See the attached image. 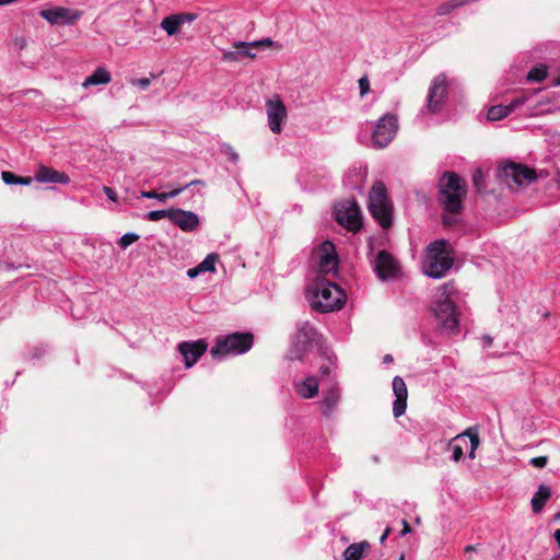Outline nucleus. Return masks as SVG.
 Wrapping results in <instances>:
<instances>
[{
    "label": "nucleus",
    "instance_id": "nucleus-22",
    "mask_svg": "<svg viewBox=\"0 0 560 560\" xmlns=\"http://www.w3.org/2000/svg\"><path fill=\"white\" fill-rule=\"evenodd\" d=\"M325 253L320 255L319 268L323 272H330L337 268L338 258L334 252V245L330 242L324 243Z\"/></svg>",
    "mask_w": 560,
    "mask_h": 560
},
{
    "label": "nucleus",
    "instance_id": "nucleus-9",
    "mask_svg": "<svg viewBox=\"0 0 560 560\" xmlns=\"http://www.w3.org/2000/svg\"><path fill=\"white\" fill-rule=\"evenodd\" d=\"M273 45L271 38H262L254 42L237 40L232 44L234 50H222V60L225 62H238L244 58L254 59L257 50Z\"/></svg>",
    "mask_w": 560,
    "mask_h": 560
},
{
    "label": "nucleus",
    "instance_id": "nucleus-36",
    "mask_svg": "<svg viewBox=\"0 0 560 560\" xmlns=\"http://www.w3.org/2000/svg\"><path fill=\"white\" fill-rule=\"evenodd\" d=\"M448 446L452 448V460L459 462L464 456V446L460 442H455L454 439L450 441Z\"/></svg>",
    "mask_w": 560,
    "mask_h": 560
},
{
    "label": "nucleus",
    "instance_id": "nucleus-24",
    "mask_svg": "<svg viewBox=\"0 0 560 560\" xmlns=\"http://www.w3.org/2000/svg\"><path fill=\"white\" fill-rule=\"evenodd\" d=\"M296 393L302 398H313L318 393V381L315 376H308L295 384Z\"/></svg>",
    "mask_w": 560,
    "mask_h": 560
},
{
    "label": "nucleus",
    "instance_id": "nucleus-32",
    "mask_svg": "<svg viewBox=\"0 0 560 560\" xmlns=\"http://www.w3.org/2000/svg\"><path fill=\"white\" fill-rule=\"evenodd\" d=\"M547 67L545 65H538L530 69L526 79L528 82H541L547 77Z\"/></svg>",
    "mask_w": 560,
    "mask_h": 560
},
{
    "label": "nucleus",
    "instance_id": "nucleus-13",
    "mask_svg": "<svg viewBox=\"0 0 560 560\" xmlns=\"http://www.w3.org/2000/svg\"><path fill=\"white\" fill-rule=\"evenodd\" d=\"M499 175L511 187V183L516 186L528 185L536 180L537 175L534 168L527 165L508 162L499 170Z\"/></svg>",
    "mask_w": 560,
    "mask_h": 560
},
{
    "label": "nucleus",
    "instance_id": "nucleus-38",
    "mask_svg": "<svg viewBox=\"0 0 560 560\" xmlns=\"http://www.w3.org/2000/svg\"><path fill=\"white\" fill-rule=\"evenodd\" d=\"M177 19L179 20L180 24L190 23L194 22L198 15L196 13L187 12V13H177Z\"/></svg>",
    "mask_w": 560,
    "mask_h": 560
},
{
    "label": "nucleus",
    "instance_id": "nucleus-56",
    "mask_svg": "<svg viewBox=\"0 0 560 560\" xmlns=\"http://www.w3.org/2000/svg\"><path fill=\"white\" fill-rule=\"evenodd\" d=\"M15 2V0H0V5H7Z\"/></svg>",
    "mask_w": 560,
    "mask_h": 560
},
{
    "label": "nucleus",
    "instance_id": "nucleus-58",
    "mask_svg": "<svg viewBox=\"0 0 560 560\" xmlns=\"http://www.w3.org/2000/svg\"><path fill=\"white\" fill-rule=\"evenodd\" d=\"M372 254H373V244H372V242H370L368 256L370 257Z\"/></svg>",
    "mask_w": 560,
    "mask_h": 560
},
{
    "label": "nucleus",
    "instance_id": "nucleus-42",
    "mask_svg": "<svg viewBox=\"0 0 560 560\" xmlns=\"http://www.w3.org/2000/svg\"><path fill=\"white\" fill-rule=\"evenodd\" d=\"M224 153L229 156L230 161L237 162L238 154L233 150V148L229 144L224 145Z\"/></svg>",
    "mask_w": 560,
    "mask_h": 560
},
{
    "label": "nucleus",
    "instance_id": "nucleus-11",
    "mask_svg": "<svg viewBox=\"0 0 560 560\" xmlns=\"http://www.w3.org/2000/svg\"><path fill=\"white\" fill-rule=\"evenodd\" d=\"M398 131V118L392 113H386L378 118L372 133V142L375 148H386Z\"/></svg>",
    "mask_w": 560,
    "mask_h": 560
},
{
    "label": "nucleus",
    "instance_id": "nucleus-16",
    "mask_svg": "<svg viewBox=\"0 0 560 560\" xmlns=\"http://www.w3.org/2000/svg\"><path fill=\"white\" fill-rule=\"evenodd\" d=\"M170 221L184 232H194L198 230L200 220L197 213L180 208H172Z\"/></svg>",
    "mask_w": 560,
    "mask_h": 560
},
{
    "label": "nucleus",
    "instance_id": "nucleus-34",
    "mask_svg": "<svg viewBox=\"0 0 560 560\" xmlns=\"http://www.w3.org/2000/svg\"><path fill=\"white\" fill-rule=\"evenodd\" d=\"M170 215H172V208L166 209V210L160 209V210L149 211L145 214V219L148 221H159V220L164 219V218H167L170 220Z\"/></svg>",
    "mask_w": 560,
    "mask_h": 560
},
{
    "label": "nucleus",
    "instance_id": "nucleus-6",
    "mask_svg": "<svg viewBox=\"0 0 560 560\" xmlns=\"http://www.w3.org/2000/svg\"><path fill=\"white\" fill-rule=\"evenodd\" d=\"M320 335L310 322H299L291 348L288 351L287 359L290 361H302L304 357L317 345Z\"/></svg>",
    "mask_w": 560,
    "mask_h": 560
},
{
    "label": "nucleus",
    "instance_id": "nucleus-35",
    "mask_svg": "<svg viewBox=\"0 0 560 560\" xmlns=\"http://www.w3.org/2000/svg\"><path fill=\"white\" fill-rule=\"evenodd\" d=\"M139 238H140L139 234L133 233V232H129V233L124 234L118 240V245H119L120 248L126 249L128 246H130L131 244L137 242Z\"/></svg>",
    "mask_w": 560,
    "mask_h": 560
},
{
    "label": "nucleus",
    "instance_id": "nucleus-10",
    "mask_svg": "<svg viewBox=\"0 0 560 560\" xmlns=\"http://www.w3.org/2000/svg\"><path fill=\"white\" fill-rule=\"evenodd\" d=\"M448 84L447 77L440 73L434 77L428 90L427 103L422 113L439 114L447 100Z\"/></svg>",
    "mask_w": 560,
    "mask_h": 560
},
{
    "label": "nucleus",
    "instance_id": "nucleus-40",
    "mask_svg": "<svg viewBox=\"0 0 560 560\" xmlns=\"http://www.w3.org/2000/svg\"><path fill=\"white\" fill-rule=\"evenodd\" d=\"M359 89L361 96H364L370 91V82L366 77H363L359 80Z\"/></svg>",
    "mask_w": 560,
    "mask_h": 560
},
{
    "label": "nucleus",
    "instance_id": "nucleus-4",
    "mask_svg": "<svg viewBox=\"0 0 560 560\" xmlns=\"http://www.w3.org/2000/svg\"><path fill=\"white\" fill-rule=\"evenodd\" d=\"M254 343V336L250 332H233L228 336L218 337L210 353L213 359L222 360L228 355H238L250 350Z\"/></svg>",
    "mask_w": 560,
    "mask_h": 560
},
{
    "label": "nucleus",
    "instance_id": "nucleus-48",
    "mask_svg": "<svg viewBox=\"0 0 560 560\" xmlns=\"http://www.w3.org/2000/svg\"><path fill=\"white\" fill-rule=\"evenodd\" d=\"M195 185L196 186H199V185L203 186L205 182L201 180V179H194V180L189 182L188 184L182 186L180 188H183V191H184L185 189H187V188H189L191 186H195Z\"/></svg>",
    "mask_w": 560,
    "mask_h": 560
},
{
    "label": "nucleus",
    "instance_id": "nucleus-3",
    "mask_svg": "<svg viewBox=\"0 0 560 560\" xmlns=\"http://www.w3.org/2000/svg\"><path fill=\"white\" fill-rule=\"evenodd\" d=\"M454 260L447 253V242L438 240L427 248V257L423 262L424 273L432 279H441L453 267Z\"/></svg>",
    "mask_w": 560,
    "mask_h": 560
},
{
    "label": "nucleus",
    "instance_id": "nucleus-2",
    "mask_svg": "<svg viewBox=\"0 0 560 560\" xmlns=\"http://www.w3.org/2000/svg\"><path fill=\"white\" fill-rule=\"evenodd\" d=\"M466 185L455 172H444L439 180L438 200L445 212L459 213L466 197Z\"/></svg>",
    "mask_w": 560,
    "mask_h": 560
},
{
    "label": "nucleus",
    "instance_id": "nucleus-54",
    "mask_svg": "<svg viewBox=\"0 0 560 560\" xmlns=\"http://www.w3.org/2000/svg\"><path fill=\"white\" fill-rule=\"evenodd\" d=\"M383 362L384 363H390L393 362V357L390 354H386L384 358H383Z\"/></svg>",
    "mask_w": 560,
    "mask_h": 560
},
{
    "label": "nucleus",
    "instance_id": "nucleus-20",
    "mask_svg": "<svg viewBox=\"0 0 560 560\" xmlns=\"http://www.w3.org/2000/svg\"><path fill=\"white\" fill-rule=\"evenodd\" d=\"M33 180H36L37 183H45V184H62L68 185L70 183V177L68 174L63 172H59L52 167L46 166V165H39L34 177H32Z\"/></svg>",
    "mask_w": 560,
    "mask_h": 560
},
{
    "label": "nucleus",
    "instance_id": "nucleus-19",
    "mask_svg": "<svg viewBox=\"0 0 560 560\" xmlns=\"http://www.w3.org/2000/svg\"><path fill=\"white\" fill-rule=\"evenodd\" d=\"M339 402V387L336 381H331L330 385H327L323 389L322 399L317 402L319 405L322 415L329 417Z\"/></svg>",
    "mask_w": 560,
    "mask_h": 560
},
{
    "label": "nucleus",
    "instance_id": "nucleus-57",
    "mask_svg": "<svg viewBox=\"0 0 560 560\" xmlns=\"http://www.w3.org/2000/svg\"><path fill=\"white\" fill-rule=\"evenodd\" d=\"M475 453H476V451H472V448H470V450H469V453H468V457H469L470 459H474V458L476 457V454H475Z\"/></svg>",
    "mask_w": 560,
    "mask_h": 560
},
{
    "label": "nucleus",
    "instance_id": "nucleus-43",
    "mask_svg": "<svg viewBox=\"0 0 560 560\" xmlns=\"http://www.w3.org/2000/svg\"><path fill=\"white\" fill-rule=\"evenodd\" d=\"M455 213H450V212H446V214L443 215V224L446 225V226H451L453 224H455L456 222V219L453 217Z\"/></svg>",
    "mask_w": 560,
    "mask_h": 560
},
{
    "label": "nucleus",
    "instance_id": "nucleus-49",
    "mask_svg": "<svg viewBox=\"0 0 560 560\" xmlns=\"http://www.w3.org/2000/svg\"><path fill=\"white\" fill-rule=\"evenodd\" d=\"M401 523H402L404 528L400 533V536L404 537L407 534L411 533V526L409 525V523L406 520H402Z\"/></svg>",
    "mask_w": 560,
    "mask_h": 560
},
{
    "label": "nucleus",
    "instance_id": "nucleus-1",
    "mask_svg": "<svg viewBox=\"0 0 560 560\" xmlns=\"http://www.w3.org/2000/svg\"><path fill=\"white\" fill-rule=\"evenodd\" d=\"M347 295L336 283L326 278H316L310 285L308 301L312 308L319 313H330L340 310Z\"/></svg>",
    "mask_w": 560,
    "mask_h": 560
},
{
    "label": "nucleus",
    "instance_id": "nucleus-29",
    "mask_svg": "<svg viewBox=\"0 0 560 560\" xmlns=\"http://www.w3.org/2000/svg\"><path fill=\"white\" fill-rule=\"evenodd\" d=\"M183 192V188H174L167 192H156L155 190L141 191V197L147 199H156L160 202H165L166 200L174 198Z\"/></svg>",
    "mask_w": 560,
    "mask_h": 560
},
{
    "label": "nucleus",
    "instance_id": "nucleus-45",
    "mask_svg": "<svg viewBox=\"0 0 560 560\" xmlns=\"http://www.w3.org/2000/svg\"><path fill=\"white\" fill-rule=\"evenodd\" d=\"M481 179H482V172L480 170L475 171V173L472 175V182L477 188L479 187V183Z\"/></svg>",
    "mask_w": 560,
    "mask_h": 560
},
{
    "label": "nucleus",
    "instance_id": "nucleus-47",
    "mask_svg": "<svg viewBox=\"0 0 560 560\" xmlns=\"http://www.w3.org/2000/svg\"><path fill=\"white\" fill-rule=\"evenodd\" d=\"M199 273H201V270L199 269V266L197 265L196 267L194 268H189L187 270V276L190 278V279H194L196 278Z\"/></svg>",
    "mask_w": 560,
    "mask_h": 560
},
{
    "label": "nucleus",
    "instance_id": "nucleus-55",
    "mask_svg": "<svg viewBox=\"0 0 560 560\" xmlns=\"http://www.w3.org/2000/svg\"><path fill=\"white\" fill-rule=\"evenodd\" d=\"M483 340L487 346H490L492 343V338L488 335L483 336Z\"/></svg>",
    "mask_w": 560,
    "mask_h": 560
},
{
    "label": "nucleus",
    "instance_id": "nucleus-46",
    "mask_svg": "<svg viewBox=\"0 0 560 560\" xmlns=\"http://www.w3.org/2000/svg\"><path fill=\"white\" fill-rule=\"evenodd\" d=\"M103 191L107 196L108 199H110L113 201L116 200V192L110 187L104 186Z\"/></svg>",
    "mask_w": 560,
    "mask_h": 560
},
{
    "label": "nucleus",
    "instance_id": "nucleus-12",
    "mask_svg": "<svg viewBox=\"0 0 560 560\" xmlns=\"http://www.w3.org/2000/svg\"><path fill=\"white\" fill-rule=\"evenodd\" d=\"M335 219L340 225L352 232L359 231L362 226L361 210L353 198L343 200L336 206Z\"/></svg>",
    "mask_w": 560,
    "mask_h": 560
},
{
    "label": "nucleus",
    "instance_id": "nucleus-23",
    "mask_svg": "<svg viewBox=\"0 0 560 560\" xmlns=\"http://www.w3.org/2000/svg\"><path fill=\"white\" fill-rule=\"evenodd\" d=\"M322 355L328 361V364H323L319 368L322 383L325 384V382H327V385H330L331 381H336L335 364L337 357L328 350L322 351Z\"/></svg>",
    "mask_w": 560,
    "mask_h": 560
},
{
    "label": "nucleus",
    "instance_id": "nucleus-17",
    "mask_svg": "<svg viewBox=\"0 0 560 560\" xmlns=\"http://www.w3.org/2000/svg\"><path fill=\"white\" fill-rule=\"evenodd\" d=\"M177 348L184 358L186 368L189 369L207 351L208 343L203 339L197 341H183Z\"/></svg>",
    "mask_w": 560,
    "mask_h": 560
},
{
    "label": "nucleus",
    "instance_id": "nucleus-60",
    "mask_svg": "<svg viewBox=\"0 0 560 560\" xmlns=\"http://www.w3.org/2000/svg\"><path fill=\"white\" fill-rule=\"evenodd\" d=\"M556 518H560V513H558V514L556 515Z\"/></svg>",
    "mask_w": 560,
    "mask_h": 560
},
{
    "label": "nucleus",
    "instance_id": "nucleus-31",
    "mask_svg": "<svg viewBox=\"0 0 560 560\" xmlns=\"http://www.w3.org/2000/svg\"><path fill=\"white\" fill-rule=\"evenodd\" d=\"M180 26L182 24L176 14L167 15L161 22L162 30H164L168 36L177 34Z\"/></svg>",
    "mask_w": 560,
    "mask_h": 560
},
{
    "label": "nucleus",
    "instance_id": "nucleus-37",
    "mask_svg": "<svg viewBox=\"0 0 560 560\" xmlns=\"http://www.w3.org/2000/svg\"><path fill=\"white\" fill-rule=\"evenodd\" d=\"M454 290H455V288H454L453 281L442 284L440 287L441 296L443 298L442 300H452L451 298H452Z\"/></svg>",
    "mask_w": 560,
    "mask_h": 560
},
{
    "label": "nucleus",
    "instance_id": "nucleus-14",
    "mask_svg": "<svg viewBox=\"0 0 560 560\" xmlns=\"http://www.w3.org/2000/svg\"><path fill=\"white\" fill-rule=\"evenodd\" d=\"M39 14L51 25H73L82 16L81 11L65 7L45 9Z\"/></svg>",
    "mask_w": 560,
    "mask_h": 560
},
{
    "label": "nucleus",
    "instance_id": "nucleus-28",
    "mask_svg": "<svg viewBox=\"0 0 560 560\" xmlns=\"http://www.w3.org/2000/svg\"><path fill=\"white\" fill-rule=\"evenodd\" d=\"M466 438L469 439L470 448H472V451H476L480 445L478 429L476 427H469L463 433L457 434L454 438V441L456 443L463 442L464 444H466Z\"/></svg>",
    "mask_w": 560,
    "mask_h": 560
},
{
    "label": "nucleus",
    "instance_id": "nucleus-50",
    "mask_svg": "<svg viewBox=\"0 0 560 560\" xmlns=\"http://www.w3.org/2000/svg\"><path fill=\"white\" fill-rule=\"evenodd\" d=\"M390 532H392V529H390V527H389V526H387V527L384 529V532H383V534H382V536H381V538H380V542H381V544H384V542H385V540H386V539H387V537L389 536Z\"/></svg>",
    "mask_w": 560,
    "mask_h": 560
},
{
    "label": "nucleus",
    "instance_id": "nucleus-53",
    "mask_svg": "<svg viewBox=\"0 0 560 560\" xmlns=\"http://www.w3.org/2000/svg\"><path fill=\"white\" fill-rule=\"evenodd\" d=\"M552 85L560 86V72L559 75L552 80Z\"/></svg>",
    "mask_w": 560,
    "mask_h": 560
},
{
    "label": "nucleus",
    "instance_id": "nucleus-33",
    "mask_svg": "<svg viewBox=\"0 0 560 560\" xmlns=\"http://www.w3.org/2000/svg\"><path fill=\"white\" fill-rule=\"evenodd\" d=\"M218 260V255L212 253L206 256V258L198 264L201 272H214L215 271V262Z\"/></svg>",
    "mask_w": 560,
    "mask_h": 560
},
{
    "label": "nucleus",
    "instance_id": "nucleus-27",
    "mask_svg": "<svg viewBox=\"0 0 560 560\" xmlns=\"http://www.w3.org/2000/svg\"><path fill=\"white\" fill-rule=\"evenodd\" d=\"M369 548L368 541L351 544L342 552L343 560H361Z\"/></svg>",
    "mask_w": 560,
    "mask_h": 560
},
{
    "label": "nucleus",
    "instance_id": "nucleus-30",
    "mask_svg": "<svg viewBox=\"0 0 560 560\" xmlns=\"http://www.w3.org/2000/svg\"><path fill=\"white\" fill-rule=\"evenodd\" d=\"M1 178L5 185H23L28 186L33 183V178L31 176H18L10 171H3L1 173Z\"/></svg>",
    "mask_w": 560,
    "mask_h": 560
},
{
    "label": "nucleus",
    "instance_id": "nucleus-5",
    "mask_svg": "<svg viewBox=\"0 0 560 560\" xmlns=\"http://www.w3.org/2000/svg\"><path fill=\"white\" fill-rule=\"evenodd\" d=\"M369 211L375 221L388 229L393 224V207L387 198V189L383 182H375L369 196Z\"/></svg>",
    "mask_w": 560,
    "mask_h": 560
},
{
    "label": "nucleus",
    "instance_id": "nucleus-25",
    "mask_svg": "<svg viewBox=\"0 0 560 560\" xmlns=\"http://www.w3.org/2000/svg\"><path fill=\"white\" fill-rule=\"evenodd\" d=\"M550 487L546 485H540L530 501L533 512L539 513L544 509L546 502L550 499Z\"/></svg>",
    "mask_w": 560,
    "mask_h": 560
},
{
    "label": "nucleus",
    "instance_id": "nucleus-41",
    "mask_svg": "<svg viewBox=\"0 0 560 560\" xmlns=\"http://www.w3.org/2000/svg\"><path fill=\"white\" fill-rule=\"evenodd\" d=\"M151 80L149 78H140L132 81L133 85L139 86L142 90H147L150 86Z\"/></svg>",
    "mask_w": 560,
    "mask_h": 560
},
{
    "label": "nucleus",
    "instance_id": "nucleus-51",
    "mask_svg": "<svg viewBox=\"0 0 560 560\" xmlns=\"http://www.w3.org/2000/svg\"><path fill=\"white\" fill-rule=\"evenodd\" d=\"M553 538L558 545V548H560V529L555 530Z\"/></svg>",
    "mask_w": 560,
    "mask_h": 560
},
{
    "label": "nucleus",
    "instance_id": "nucleus-39",
    "mask_svg": "<svg viewBox=\"0 0 560 560\" xmlns=\"http://www.w3.org/2000/svg\"><path fill=\"white\" fill-rule=\"evenodd\" d=\"M548 463L547 456L534 457L529 460V464L537 468H544Z\"/></svg>",
    "mask_w": 560,
    "mask_h": 560
},
{
    "label": "nucleus",
    "instance_id": "nucleus-18",
    "mask_svg": "<svg viewBox=\"0 0 560 560\" xmlns=\"http://www.w3.org/2000/svg\"><path fill=\"white\" fill-rule=\"evenodd\" d=\"M395 400L393 402V413L395 418H399L406 412L408 390L402 377L395 376L392 382Z\"/></svg>",
    "mask_w": 560,
    "mask_h": 560
},
{
    "label": "nucleus",
    "instance_id": "nucleus-7",
    "mask_svg": "<svg viewBox=\"0 0 560 560\" xmlns=\"http://www.w3.org/2000/svg\"><path fill=\"white\" fill-rule=\"evenodd\" d=\"M431 310L438 320L439 329L447 335L459 332L458 314L454 301L438 300Z\"/></svg>",
    "mask_w": 560,
    "mask_h": 560
},
{
    "label": "nucleus",
    "instance_id": "nucleus-59",
    "mask_svg": "<svg viewBox=\"0 0 560 560\" xmlns=\"http://www.w3.org/2000/svg\"><path fill=\"white\" fill-rule=\"evenodd\" d=\"M398 560H405L404 555H401Z\"/></svg>",
    "mask_w": 560,
    "mask_h": 560
},
{
    "label": "nucleus",
    "instance_id": "nucleus-52",
    "mask_svg": "<svg viewBox=\"0 0 560 560\" xmlns=\"http://www.w3.org/2000/svg\"><path fill=\"white\" fill-rule=\"evenodd\" d=\"M475 550H476V547H475L474 545H468V546H466V547H465V549H464V551H465L466 553L471 552V551H475Z\"/></svg>",
    "mask_w": 560,
    "mask_h": 560
},
{
    "label": "nucleus",
    "instance_id": "nucleus-44",
    "mask_svg": "<svg viewBox=\"0 0 560 560\" xmlns=\"http://www.w3.org/2000/svg\"><path fill=\"white\" fill-rule=\"evenodd\" d=\"M46 352V348L45 347H36L32 352H31V359H39L44 353Z\"/></svg>",
    "mask_w": 560,
    "mask_h": 560
},
{
    "label": "nucleus",
    "instance_id": "nucleus-26",
    "mask_svg": "<svg viewBox=\"0 0 560 560\" xmlns=\"http://www.w3.org/2000/svg\"><path fill=\"white\" fill-rule=\"evenodd\" d=\"M112 81V74L103 67H98L91 75H89L82 83L83 88L91 85L107 84Z\"/></svg>",
    "mask_w": 560,
    "mask_h": 560
},
{
    "label": "nucleus",
    "instance_id": "nucleus-21",
    "mask_svg": "<svg viewBox=\"0 0 560 560\" xmlns=\"http://www.w3.org/2000/svg\"><path fill=\"white\" fill-rule=\"evenodd\" d=\"M527 98L525 96H518L512 100L508 105H494L488 109L487 118L491 121L501 120L508 117L518 106L523 105Z\"/></svg>",
    "mask_w": 560,
    "mask_h": 560
},
{
    "label": "nucleus",
    "instance_id": "nucleus-15",
    "mask_svg": "<svg viewBox=\"0 0 560 560\" xmlns=\"http://www.w3.org/2000/svg\"><path fill=\"white\" fill-rule=\"evenodd\" d=\"M268 126L273 133H280L282 124L287 119V108L281 98L276 95L266 103Z\"/></svg>",
    "mask_w": 560,
    "mask_h": 560
},
{
    "label": "nucleus",
    "instance_id": "nucleus-8",
    "mask_svg": "<svg viewBox=\"0 0 560 560\" xmlns=\"http://www.w3.org/2000/svg\"><path fill=\"white\" fill-rule=\"evenodd\" d=\"M371 266L381 281H389L398 278L401 266L398 259L386 249L378 250L370 258Z\"/></svg>",
    "mask_w": 560,
    "mask_h": 560
}]
</instances>
